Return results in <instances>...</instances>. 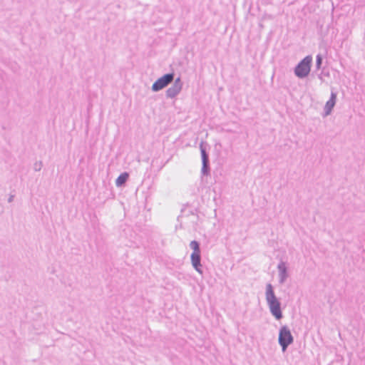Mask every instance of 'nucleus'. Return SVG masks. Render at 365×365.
I'll return each instance as SVG.
<instances>
[{
	"instance_id": "1",
	"label": "nucleus",
	"mask_w": 365,
	"mask_h": 365,
	"mask_svg": "<svg viewBox=\"0 0 365 365\" xmlns=\"http://www.w3.org/2000/svg\"><path fill=\"white\" fill-rule=\"evenodd\" d=\"M265 298L272 315L277 320L282 319L283 314L281 308V302L276 297L274 287L270 283L266 285Z\"/></svg>"
},
{
	"instance_id": "2",
	"label": "nucleus",
	"mask_w": 365,
	"mask_h": 365,
	"mask_svg": "<svg viewBox=\"0 0 365 365\" xmlns=\"http://www.w3.org/2000/svg\"><path fill=\"white\" fill-rule=\"evenodd\" d=\"M190 247L192 250V252L190 255L192 266L200 274L202 275L203 269L201 263L200 244L196 240H192L190 243Z\"/></svg>"
},
{
	"instance_id": "3",
	"label": "nucleus",
	"mask_w": 365,
	"mask_h": 365,
	"mask_svg": "<svg viewBox=\"0 0 365 365\" xmlns=\"http://www.w3.org/2000/svg\"><path fill=\"white\" fill-rule=\"evenodd\" d=\"M312 63V56H307L301 60L295 66L294 72L299 78H304L308 76L311 71Z\"/></svg>"
},
{
	"instance_id": "4",
	"label": "nucleus",
	"mask_w": 365,
	"mask_h": 365,
	"mask_svg": "<svg viewBox=\"0 0 365 365\" xmlns=\"http://www.w3.org/2000/svg\"><path fill=\"white\" fill-rule=\"evenodd\" d=\"M294 341V337L287 326H282L279 331L278 342L283 351Z\"/></svg>"
},
{
	"instance_id": "5",
	"label": "nucleus",
	"mask_w": 365,
	"mask_h": 365,
	"mask_svg": "<svg viewBox=\"0 0 365 365\" xmlns=\"http://www.w3.org/2000/svg\"><path fill=\"white\" fill-rule=\"evenodd\" d=\"M174 73H168L158 79H157L152 85V91L154 92L160 91L164 88L167 87L174 80Z\"/></svg>"
},
{
	"instance_id": "6",
	"label": "nucleus",
	"mask_w": 365,
	"mask_h": 365,
	"mask_svg": "<svg viewBox=\"0 0 365 365\" xmlns=\"http://www.w3.org/2000/svg\"><path fill=\"white\" fill-rule=\"evenodd\" d=\"M201 158H202V170L201 173L203 175H208L210 174V160H209V154L206 150V147L204 145L203 143H201L200 145Z\"/></svg>"
},
{
	"instance_id": "7",
	"label": "nucleus",
	"mask_w": 365,
	"mask_h": 365,
	"mask_svg": "<svg viewBox=\"0 0 365 365\" xmlns=\"http://www.w3.org/2000/svg\"><path fill=\"white\" fill-rule=\"evenodd\" d=\"M182 88V82L180 77L177 78L173 84L166 91V97L168 98H175Z\"/></svg>"
},
{
	"instance_id": "8",
	"label": "nucleus",
	"mask_w": 365,
	"mask_h": 365,
	"mask_svg": "<svg viewBox=\"0 0 365 365\" xmlns=\"http://www.w3.org/2000/svg\"><path fill=\"white\" fill-rule=\"evenodd\" d=\"M277 269L279 272V282L280 284H283L289 277L288 268L286 262L280 261L277 265Z\"/></svg>"
},
{
	"instance_id": "9",
	"label": "nucleus",
	"mask_w": 365,
	"mask_h": 365,
	"mask_svg": "<svg viewBox=\"0 0 365 365\" xmlns=\"http://www.w3.org/2000/svg\"><path fill=\"white\" fill-rule=\"evenodd\" d=\"M336 101V93L331 92L329 99L327 101L324 106L325 115H328L331 113Z\"/></svg>"
},
{
	"instance_id": "10",
	"label": "nucleus",
	"mask_w": 365,
	"mask_h": 365,
	"mask_svg": "<svg viewBox=\"0 0 365 365\" xmlns=\"http://www.w3.org/2000/svg\"><path fill=\"white\" fill-rule=\"evenodd\" d=\"M129 178V174L126 172L122 173L116 179L115 185L117 187L123 186Z\"/></svg>"
},
{
	"instance_id": "11",
	"label": "nucleus",
	"mask_w": 365,
	"mask_h": 365,
	"mask_svg": "<svg viewBox=\"0 0 365 365\" xmlns=\"http://www.w3.org/2000/svg\"><path fill=\"white\" fill-rule=\"evenodd\" d=\"M323 62V57L321 54H317L316 56V68L320 69Z\"/></svg>"
},
{
	"instance_id": "12",
	"label": "nucleus",
	"mask_w": 365,
	"mask_h": 365,
	"mask_svg": "<svg viewBox=\"0 0 365 365\" xmlns=\"http://www.w3.org/2000/svg\"><path fill=\"white\" fill-rule=\"evenodd\" d=\"M41 167H42L41 162H39V163H36L34 164V168L35 171H39V170H41Z\"/></svg>"
},
{
	"instance_id": "13",
	"label": "nucleus",
	"mask_w": 365,
	"mask_h": 365,
	"mask_svg": "<svg viewBox=\"0 0 365 365\" xmlns=\"http://www.w3.org/2000/svg\"><path fill=\"white\" fill-rule=\"evenodd\" d=\"M322 75H324L325 76H327L329 77V72H324V69L322 70L321 74L319 76V78L322 80Z\"/></svg>"
},
{
	"instance_id": "14",
	"label": "nucleus",
	"mask_w": 365,
	"mask_h": 365,
	"mask_svg": "<svg viewBox=\"0 0 365 365\" xmlns=\"http://www.w3.org/2000/svg\"><path fill=\"white\" fill-rule=\"evenodd\" d=\"M14 195H10L8 199V202H11L14 200Z\"/></svg>"
}]
</instances>
